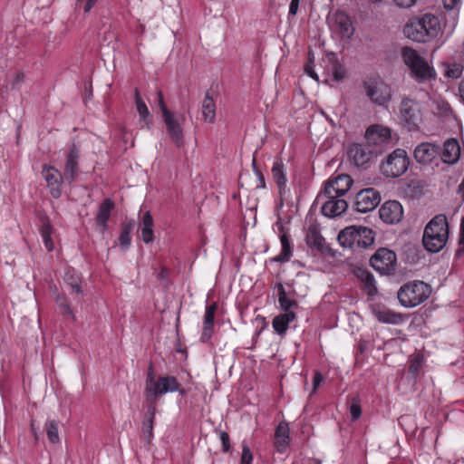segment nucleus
I'll list each match as a JSON object with an SVG mask.
<instances>
[{
    "mask_svg": "<svg viewBox=\"0 0 464 464\" xmlns=\"http://www.w3.org/2000/svg\"><path fill=\"white\" fill-rule=\"evenodd\" d=\"M365 143H353L347 151L349 160L358 168L367 169L369 164L383 153L391 142V130L379 125L370 126L365 132Z\"/></svg>",
    "mask_w": 464,
    "mask_h": 464,
    "instance_id": "nucleus-1",
    "label": "nucleus"
},
{
    "mask_svg": "<svg viewBox=\"0 0 464 464\" xmlns=\"http://www.w3.org/2000/svg\"><path fill=\"white\" fill-rule=\"evenodd\" d=\"M179 392L181 395L186 393L174 376H160L155 378L153 364L148 368L145 382V397L148 403L157 402V400L167 392Z\"/></svg>",
    "mask_w": 464,
    "mask_h": 464,
    "instance_id": "nucleus-2",
    "label": "nucleus"
},
{
    "mask_svg": "<svg viewBox=\"0 0 464 464\" xmlns=\"http://www.w3.org/2000/svg\"><path fill=\"white\" fill-rule=\"evenodd\" d=\"M449 237V226L445 215L435 216L426 225L422 237L425 249L431 253L440 252L446 245Z\"/></svg>",
    "mask_w": 464,
    "mask_h": 464,
    "instance_id": "nucleus-3",
    "label": "nucleus"
},
{
    "mask_svg": "<svg viewBox=\"0 0 464 464\" xmlns=\"http://www.w3.org/2000/svg\"><path fill=\"white\" fill-rule=\"evenodd\" d=\"M375 234L372 229L362 226H350L338 234L337 239L343 247L355 250L367 248L374 243Z\"/></svg>",
    "mask_w": 464,
    "mask_h": 464,
    "instance_id": "nucleus-4",
    "label": "nucleus"
},
{
    "mask_svg": "<svg viewBox=\"0 0 464 464\" xmlns=\"http://www.w3.org/2000/svg\"><path fill=\"white\" fill-rule=\"evenodd\" d=\"M402 60L409 67L411 77L419 83H424L435 80L437 73L433 67L430 66L425 58L411 47L402 49Z\"/></svg>",
    "mask_w": 464,
    "mask_h": 464,
    "instance_id": "nucleus-5",
    "label": "nucleus"
},
{
    "mask_svg": "<svg viewBox=\"0 0 464 464\" xmlns=\"http://www.w3.org/2000/svg\"><path fill=\"white\" fill-rule=\"evenodd\" d=\"M431 294V287L420 280H413L403 284L397 292L399 303L412 308L425 302Z\"/></svg>",
    "mask_w": 464,
    "mask_h": 464,
    "instance_id": "nucleus-6",
    "label": "nucleus"
},
{
    "mask_svg": "<svg viewBox=\"0 0 464 464\" xmlns=\"http://www.w3.org/2000/svg\"><path fill=\"white\" fill-rule=\"evenodd\" d=\"M399 116L403 126L409 131H416L422 121L420 102L412 98L403 96L399 105Z\"/></svg>",
    "mask_w": 464,
    "mask_h": 464,
    "instance_id": "nucleus-7",
    "label": "nucleus"
},
{
    "mask_svg": "<svg viewBox=\"0 0 464 464\" xmlns=\"http://www.w3.org/2000/svg\"><path fill=\"white\" fill-rule=\"evenodd\" d=\"M362 87L368 99L377 106H386L393 95L392 87L379 76L369 78Z\"/></svg>",
    "mask_w": 464,
    "mask_h": 464,
    "instance_id": "nucleus-8",
    "label": "nucleus"
},
{
    "mask_svg": "<svg viewBox=\"0 0 464 464\" xmlns=\"http://www.w3.org/2000/svg\"><path fill=\"white\" fill-rule=\"evenodd\" d=\"M410 165L406 150L396 149L390 153L381 165V172L387 178H398L404 174Z\"/></svg>",
    "mask_w": 464,
    "mask_h": 464,
    "instance_id": "nucleus-9",
    "label": "nucleus"
},
{
    "mask_svg": "<svg viewBox=\"0 0 464 464\" xmlns=\"http://www.w3.org/2000/svg\"><path fill=\"white\" fill-rule=\"evenodd\" d=\"M396 263V254L385 247L379 248L370 259L371 266L382 275L393 274Z\"/></svg>",
    "mask_w": 464,
    "mask_h": 464,
    "instance_id": "nucleus-10",
    "label": "nucleus"
},
{
    "mask_svg": "<svg viewBox=\"0 0 464 464\" xmlns=\"http://www.w3.org/2000/svg\"><path fill=\"white\" fill-rule=\"evenodd\" d=\"M352 184L353 180L350 176L339 175L325 183L324 189L317 196V199L341 198L349 191Z\"/></svg>",
    "mask_w": 464,
    "mask_h": 464,
    "instance_id": "nucleus-11",
    "label": "nucleus"
},
{
    "mask_svg": "<svg viewBox=\"0 0 464 464\" xmlns=\"http://www.w3.org/2000/svg\"><path fill=\"white\" fill-rule=\"evenodd\" d=\"M167 131L177 148L184 146V133L183 123L185 122V116L180 114L176 116L174 113H169L163 117Z\"/></svg>",
    "mask_w": 464,
    "mask_h": 464,
    "instance_id": "nucleus-12",
    "label": "nucleus"
},
{
    "mask_svg": "<svg viewBox=\"0 0 464 464\" xmlns=\"http://www.w3.org/2000/svg\"><path fill=\"white\" fill-rule=\"evenodd\" d=\"M380 201V193L374 188L362 189L356 195L355 208L358 212L366 213L373 210Z\"/></svg>",
    "mask_w": 464,
    "mask_h": 464,
    "instance_id": "nucleus-13",
    "label": "nucleus"
},
{
    "mask_svg": "<svg viewBox=\"0 0 464 464\" xmlns=\"http://www.w3.org/2000/svg\"><path fill=\"white\" fill-rule=\"evenodd\" d=\"M42 175L47 183L51 195L54 198H59L62 196V184L64 176L56 168L47 165H44Z\"/></svg>",
    "mask_w": 464,
    "mask_h": 464,
    "instance_id": "nucleus-14",
    "label": "nucleus"
},
{
    "mask_svg": "<svg viewBox=\"0 0 464 464\" xmlns=\"http://www.w3.org/2000/svg\"><path fill=\"white\" fill-rule=\"evenodd\" d=\"M79 159L80 149L75 144H72L69 148V151L66 156L63 171L64 180L67 181L69 184H72L78 178Z\"/></svg>",
    "mask_w": 464,
    "mask_h": 464,
    "instance_id": "nucleus-15",
    "label": "nucleus"
},
{
    "mask_svg": "<svg viewBox=\"0 0 464 464\" xmlns=\"http://www.w3.org/2000/svg\"><path fill=\"white\" fill-rule=\"evenodd\" d=\"M331 23L333 30L338 33L343 39H350L353 36L354 28L350 16L346 13L343 11L335 12L331 18Z\"/></svg>",
    "mask_w": 464,
    "mask_h": 464,
    "instance_id": "nucleus-16",
    "label": "nucleus"
},
{
    "mask_svg": "<svg viewBox=\"0 0 464 464\" xmlns=\"http://www.w3.org/2000/svg\"><path fill=\"white\" fill-rule=\"evenodd\" d=\"M440 153V147L431 142L419 144L413 152L415 160L421 165H428Z\"/></svg>",
    "mask_w": 464,
    "mask_h": 464,
    "instance_id": "nucleus-17",
    "label": "nucleus"
},
{
    "mask_svg": "<svg viewBox=\"0 0 464 464\" xmlns=\"http://www.w3.org/2000/svg\"><path fill=\"white\" fill-rule=\"evenodd\" d=\"M381 219L387 224L398 223L403 217L402 206L396 200L385 202L379 210Z\"/></svg>",
    "mask_w": 464,
    "mask_h": 464,
    "instance_id": "nucleus-18",
    "label": "nucleus"
},
{
    "mask_svg": "<svg viewBox=\"0 0 464 464\" xmlns=\"http://www.w3.org/2000/svg\"><path fill=\"white\" fill-rule=\"evenodd\" d=\"M403 34L407 38L419 43H425L430 39L421 26L420 21H419L418 18L411 19L405 24Z\"/></svg>",
    "mask_w": 464,
    "mask_h": 464,
    "instance_id": "nucleus-19",
    "label": "nucleus"
},
{
    "mask_svg": "<svg viewBox=\"0 0 464 464\" xmlns=\"http://www.w3.org/2000/svg\"><path fill=\"white\" fill-rule=\"evenodd\" d=\"M440 155L441 160L450 165L458 162L460 157V147L456 139H449L443 144V150H440Z\"/></svg>",
    "mask_w": 464,
    "mask_h": 464,
    "instance_id": "nucleus-20",
    "label": "nucleus"
},
{
    "mask_svg": "<svg viewBox=\"0 0 464 464\" xmlns=\"http://www.w3.org/2000/svg\"><path fill=\"white\" fill-rule=\"evenodd\" d=\"M305 242L307 246L322 254H330L332 248L326 244L324 238L315 227H309Z\"/></svg>",
    "mask_w": 464,
    "mask_h": 464,
    "instance_id": "nucleus-21",
    "label": "nucleus"
},
{
    "mask_svg": "<svg viewBox=\"0 0 464 464\" xmlns=\"http://www.w3.org/2000/svg\"><path fill=\"white\" fill-rule=\"evenodd\" d=\"M322 198L321 200H323ZM325 201L322 207V213L329 218L338 217L348 208L347 202L340 198H324Z\"/></svg>",
    "mask_w": 464,
    "mask_h": 464,
    "instance_id": "nucleus-22",
    "label": "nucleus"
},
{
    "mask_svg": "<svg viewBox=\"0 0 464 464\" xmlns=\"http://www.w3.org/2000/svg\"><path fill=\"white\" fill-rule=\"evenodd\" d=\"M114 208V202L111 198H105L100 204L98 212L95 217V223L100 227L102 233H104L108 228V220L111 213Z\"/></svg>",
    "mask_w": 464,
    "mask_h": 464,
    "instance_id": "nucleus-23",
    "label": "nucleus"
},
{
    "mask_svg": "<svg viewBox=\"0 0 464 464\" xmlns=\"http://www.w3.org/2000/svg\"><path fill=\"white\" fill-rule=\"evenodd\" d=\"M354 274L362 283L363 291H365L369 296L372 297L378 294L375 278L369 270L358 267L354 271Z\"/></svg>",
    "mask_w": 464,
    "mask_h": 464,
    "instance_id": "nucleus-24",
    "label": "nucleus"
},
{
    "mask_svg": "<svg viewBox=\"0 0 464 464\" xmlns=\"http://www.w3.org/2000/svg\"><path fill=\"white\" fill-rule=\"evenodd\" d=\"M372 311L375 318L381 323L396 324L402 321L401 314L395 313L381 304H374L372 307Z\"/></svg>",
    "mask_w": 464,
    "mask_h": 464,
    "instance_id": "nucleus-25",
    "label": "nucleus"
},
{
    "mask_svg": "<svg viewBox=\"0 0 464 464\" xmlns=\"http://www.w3.org/2000/svg\"><path fill=\"white\" fill-rule=\"evenodd\" d=\"M217 310V304L213 303L210 305H208L206 308V313L204 315V322H203V329L202 334L200 336V341L202 343H208L213 334L214 329V318H215V313Z\"/></svg>",
    "mask_w": 464,
    "mask_h": 464,
    "instance_id": "nucleus-26",
    "label": "nucleus"
},
{
    "mask_svg": "<svg viewBox=\"0 0 464 464\" xmlns=\"http://www.w3.org/2000/svg\"><path fill=\"white\" fill-rule=\"evenodd\" d=\"M290 440V429L288 423L281 421L276 428L275 447L279 452H283L289 446Z\"/></svg>",
    "mask_w": 464,
    "mask_h": 464,
    "instance_id": "nucleus-27",
    "label": "nucleus"
},
{
    "mask_svg": "<svg viewBox=\"0 0 464 464\" xmlns=\"http://www.w3.org/2000/svg\"><path fill=\"white\" fill-rule=\"evenodd\" d=\"M420 24L430 38L436 37L440 30V24L437 16L431 14H425L417 17Z\"/></svg>",
    "mask_w": 464,
    "mask_h": 464,
    "instance_id": "nucleus-28",
    "label": "nucleus"
},
{
    "mask_svg": "<svg viewBox=\"0 0 464 464\" xmlns=\"http://www.w3.org/2000/svg\"><path fill=\"white\" fill-rule=\"evenodd\" d=\"M295 313H283L276 315L272 322L274 330L280 335L285 334L289 324L295 320Z\"/></svg>",
    "mask_w": 464,
    "mask_h": 464,
    "instance_id": "nucleus-29",
    "label": "nucleus"
},
{
    "mask_svg": "<svg viewBox=\"0 0 464 464\" xmlns=\"http://www.w3.org/2000/svg\"><path fill=\"white\" fill-rule=\"evenodd\" d=\"M134 98L137 111L140 116V122L142 124V127H146L149 129L151 123V116L147 105L140 98V92L137 88H135L134 90Z\"/></svg>",
    "mask_w": 464,
    "mask_h": 464,
    "instance_id": "nucleus-30",
    "label": "nucleus"
},
{
    "mask_svg": "<svg viewBox=\"0 0 464 464\" xmlns=\"http://www.w3.org/2000/svg\"><path fill=\"white\" fill-rule=\"evenodd\" d=\"M153 225V218L150 212L147 211L140 220L141 239L145 244L151 243L154 240Z\"/></svg>",
    "mask_w": 464,
    "mask_h": 464,
    "instance_id": "nucleus-31",
    "label": "nucleus"
},
{
    "mask_svg": "<svg viewBox=\"0 0 464 464\" xmlns=\"http://www.w3.org/2000/svg\"><path fill=\"white\" fill-rule=\"evenodd\" d=\"M278 294V303L280 308L285 313H295L293 311L294 308L298 306V304L295 300L291 299L285 292V289L282 283H278L276 286Z\"/></svg>",
    "mask_w": 464,
    "mask_h": 464,
    "instance_id": "nucleus-32",
    "label": "nucleus"
},
{
    "mask_svg": "<svg viewBox=\"0 0 464 464\" xmlns=\"http://www.w3.org/2000/svg\"><path fill=\"white\" fill-rule=\"evenodd\" d=\"M148 413L142 423V435L144 440L150 443L153 436V421L156 411V402L148 403Z\"/></svg>",
    "mask_w": 464,
    "mask_h": 464,
    "instance_id": "nucleus-33",
    "label": "nucleus"
},
{
    "mask_svg": "<svg viewBox=\"0 0 464 464\" xmlns=\"http://www.w3.org/2000/svg\"><path fill=\"white\" fill-rule=\"evenodd\" d=\"M202 116L206 122L213 123L216 120V104L209 92H207L202 102Z\"/></svg>",
    "mask_w": 464,
    "mask_h": 464,
    "instance_id": "nucleus-34",
    "label": "nucleus"
},
{
    "mask_svg": "<svg viewBox=\"0 0 464 464\" xmlns=\"http://www.w3.org/2000/svg\"><path fill=\"white\" fill-rule=\"evenodd\" d=\"M271 172L278 187L279 193L282 195L285 188L286 178L284 171V164L280 160L274 162Z\"/></svg>",
    "mask_w": 464,
    "mask_h": 464,
    "instance_id": "nucleus-35",
    "label": "nucleus"
},
{
    "mask_svg": "<svg viewBox=\"0 0 464 464\" xmlns=\"http://www.w3.org/2000/svg\"><path fill=\"white\" fill-rule=\"evenodd\" d=\"M280 241L282 245L281 253L274 258V261L278 263H285L290 260L292 256V247L288 236L283 233L280 236Z\"/></svg>",
    "mask_w": 464,
    "mask_h": 464,
    "instance_id": "nucleus-36",
    "label": "nucleus"
},
{
    "mask_svg": "<svg viewBox=\"0 0 464 464\" xmlns=\"http://www.w3.org/2000/svg\"><path fill=\"white\" fill-rule=\"evenodd\" d=\"M328 61L330 63V70L333 75V79L335 82H340L344 78L345 70L343 65L338 62L335 55L332 53L328 56Z\"/></svg>",
    "mask_w": 464,
    "mask_h": 464,
    "instance_id": "nucleus-37",
    "label": "nucleus"
},
{
    "mask_svg": "<svg viewBox=\"0 0 464 464\" xmlns=\"http://www.w3.org/2000/svg\"><path fill=\"white\" fill-rule=\"evenodd\" d=\"M59 422L55 420H48L44 424V430L46 436L51 443H59V432H58Z\"/></svg>",
    "mask_w": 464,
    "mask_h": 464,
    "instance_id": "nucleus-38",
    "label": "nucleus"
},
{
    "mask_svg": "<svg viewBox=\"0 0 464 464\" xmlns=\"http://www.w3.org/2000/svg\"><path fill=\"white\" fill-rule=\"evenodd\" d=\"M350 406L349 411L351 414V420L355 421L362 416L361 400L359 396H353L349 400Z\"/></svg>",
    "mask_w": 464,
    "mask_h": 464,
    "instance_id": "nucleus-39",
    "label": "nucleus"
},
{
    "mask_svg": "<svg viewBox=\"0 0 464 464\" xmlns=\"http://www.w3.org/2000/svg\"><path fill=\"white\" fill-rule=\"evenodd\" d=\"M421 366L422 360L419 356H416L411 360L409 373L412 376V378H416L418 376Z\"/></svg>",
    "mask_w": 464,
    "mask_h": 464,
    "instance_id": "nucleus-40",
    "label": "nucleus"
},
{
    "mask_svg": "<svg viewBox=\"0 0 464 464\" xmlns=\"http://www.w3.org/2000/svg\"><path fill=\"white\" fill-rule=\"evenodd\" d=\"M252 461H253V454H252L248 445L246 443L243 442L240 464H252Z\"/></svg>",
    "mask_w": 464,
    "mask_h": 464,
    "instance_id": "nucleus-41",
    "label": "nucleus"
},
{
    "mask_svg": "<svg viewBox=\"0 0 464 464\" xmlns=\"http://www.w3.org/2000/svg\"><path fill=\"white\" fill-rule=\"evenodd\" d=\"M314 58L311 57V55L309 54V57H308V62L306 63V64L304 65V71L305 72L311 77L313 78L314 80H315L316 82H319V77L317 75V73L314 72Z\"/></svg>",
    "mask_w": 464,
    "mask_h": 464,
    "instance_id": "nucleus-42",
    "label": "nucleus"
},
{
    "mask_svg": "<svg viewBox=\"0 0 464 464\" xmlns=\"http://www.w3.org/2000/svg\"><path fill=\"white\" fill-rule=\"evenodd\" d=\"M40 233L42 237H46L48 235H52L53 233V227L47 217L42 218Z\"/></svg>",
    "mask_w": 464,
    "mask_h": 464,
    "instance_id": "nucleus-43",
    "label": "nucleus"
},
{
    "mask_svg": "<svg viewBox=\"0 0 464 464\" xmlns=\"http://www.w3.org/2000/svg\"><path fill=\"white\" fill-rule=\"evenodd\" d=\"M157 98H158V105L162 112V117H165L168 114L171 113V111L167 108V105L164 102L163 93L161 91L157 92Z\"/></svg>",
    "mask_w": 464,
    "mask_h": 464,
    "instance_id": "nucleus-44",
    "label": "nucleus"
},
{
    "mask_svg": "<svg viewBox=\"0 0 464 464\" xmlns=\"http://www.w3.org/2000/svg\"><path fill=\"white\" fill-rule=\"evenodd\" d=\"M252 166H253V169H254V171L258 179V185H256V188H264L266 187V181H265V177L264 175L262 174V172L256 168V159L254 158L253 159V161H252Z\"/></svg>",
    "mask_w": 464,
    "mask_h": 464,
    "instance_id": "nucleus-45",
    "label": "nucleus"
},
{
    "mask_svg": "<svg viewBox=\"0 0 464 464\" xmlns=\"http://www.w3.org/2000/svg\"><path fill=\"white\" fill-rule=\"evenodd\" d=\"M220 440L222 443V450L224 452H227L230 450V440L229 435L227 431H220L219 433Z\"/></svg>",
    "mask_w": 464,
    "mask_h": 464,
    "instance_id": "nucleus-46",
    "label": "nucleus"
},
{
    "mask_svg": "<svg viewBox=\"0 0 464 464\" xmlns=\"http://www.w3.org/2000/svg\"><path fill=\"white\" fill-rule=\"evenodd\" d=\"M459 245V247L457 250V255H461L464 252V217L460 221Z\"/></svg>",
    "mask_w": 464,
    "mask_h": 464,
    "instance_id": "nucleus-47",
    "label": "nucleus"
},
{
    "mask_svg": "<svg viewBox=\"0 0 464 464\" xmlns=\"http://www.w3.org/2000/svg\"><path fill=\"white\" fill-rule=\"evenodd\" d=\"M131 242L130 234L124 233L121 231L120 237H119V243L121 246L124 249H127Z\"/></svg>",
    "mask_w": 464,
    "mask_h": 464,
    "instance_id": "nucleus-48",
    "label": "nucleus"
},
{
    "mask_svg": "<svg viewBox=\"0 0 464 464\" xmlns=\"http://www.w3.org/2000/svg\"><path fill=\"white\" fill-rule=\"evenodd\" d=\"M135 220L134 219H125L121 223V232L130 234V232L135 227Z\"/></svg>",
    "mask_w": 464,
    "mask_h": 464,
    "instance_id": "nucleus-49",
    "label": "nucleus"
},
{
    "mask_svg": "<svg viewBox=\"0 0 464 464\" xmlns=\"http://www.w3.org/2000/svg\"><path fill=\"white\" fill-rule=\"evenodd\" d=\"M324 377L321 372H316L313 378V393H314L317 388L320 386Z\"/></svg>",
    "mask_w": 464,
    "mask_h": 464,
    "instance_id": "nucleus-50",
    "label": "nucleus"
},
{
    "mask_svg": "<svg viewBox=\"0 0 464 464\" xmlns=\"http://www.w3.org/2000/svg\"><path fill=\"white\" fill-rule=\"evenodd\" d=\"M60 307H61V309H62V313H63V314L64 316L68 315V316H70L72 320H74V319H75V316H74V314H73V313H72V309H71V307H70L69 304H67V303H61V304H60Z\"/></svg>",
    "mask_w": 464,
    "mask_h": 464,
    "instance_id": "nucleus-51",
    "label": "nucleus"
},
{
    "mask_svg": "<svg viewBox=\"0 0 464 464\" xmlns=\"http://www.w3.org/2000/svg\"><path fill=\"white\" fill-rule=\"evenodd\" d=\"M417 0H394L397 6L401 8H410L415 5Z\"/></svg>",
    "mask_w": 464,
    "mask_h": 464,
    "instance_id": "nucleus-52",
    "label": "nucleus"
},
{
    "mask_svg": "<svg viewBox=\"0 0 464 464\" xmlns=\"http://www.w3.org/2000/svg\"><path fill=\"white\" fill-rule=\"evenodd\" d=\"M169 271L166 267H161L157 273V278L162 282H167L169 278Z\"/></svg>",
    "mask_w": 464,
    "mask_h": 464,
    "instance_id": "nucleus-53",
    "label": "nucleus"
},
{
    "mask_svg": "<svg viewBox=\"0 0 464 464\" xmlns=\"http://www.w3.org/2000/svg\"><path fill=\"white\" fill-rule=\"evenodd\" d=\"M300 0H292L289 6V14L295 15L298 11Z\"/></svg>",
    "mask_w": 464,
    "mask_h": 464,
    "instance_id": "nucleus-54",
    "label": "nucleus"
},
{
    "mask_svg": "<svg viewBox=\"0 0 464 464\" xmlns=\"http://www.w3.org/2000/svg\"><path fill=\"white\" fill-rule=\"evenodd\" d=\"M43 237V241H44V246L46 247V249L48 251H53V240L51 238V235H48L46 237Z\"/></svg>",
    "mask_w": 464,
    "mask_h": 464,
    "instance_id": "nucleus-55",
    "label": "nucleus"
},
{
    "mask_svg": "<svg viewBox=\"0 0 464 464\" xmlns=\"http://www.w3.org/2000/svg\"><path fill=\"white\" fill-rule=\"evenodd\" d=\"M24 81V74L23 72H17L14 76L13 86L19 87L21 83Z\"/></svg>",
    "mask_w": 464,
    "mask_h": 464,
    "instance_id": "nucleus-56",
    "label": "nucleus"
},
{
    "mask_svg": "<svg viewBox=\"0 0 464 464\" xmlns=\"http://www.w3.org/2000/svg\"><path fill=\"white\" fill-rule=\"evenodd\" d=\"M442 2L446 9L452 10L460 2V0H442Z\"/></svg>",
    "mask_w": 464,
    "mask_h": 464,
    "instance_id": "nucleus-57",
    "label": "nucleus"
},
{
    "mask_svg": "<svg viewBox=\"0 0 464 464\" xmlns=\"http://www.w3.org/2000/svg\"><path fill=\"white\" fill-rule=\"evenodd\" d=\"M70 285H71L72 290L74 293H76V294L81 293V285H80L79 280L77 278H72V282L70 283Z\"/></svg>",
    "mask_w": 464,
    "mask_h": 464,
    "instance_id": "nucleus-58",
    "label": "nucleus"
},
{
    "mask_svg": "<svg viewBox=\"0 0 464 464\" xmlns=\"http://www.w3.org/2000/svg\"><path fill=\"white\" fill-rule=\"evenodd\" d=\"M98 0H87L85 2V5H84V7H83V10L85 13H88L91 11V9L92 8V6L95 5V3L97 2Z\"/></svg>",
    "mask_w": 464,
    "mask_h": 464,
    "instance_id": "nucleus-59",
    "label": "nucleus"
},
{
    "mask_svg": "<svg viewBox=\"0 0 464 464\" xmlns=\"http://www.w3.org/2000/svg\"><path fill=\"white\" fill-rule=\"evenodd\" d=\"M441 109L446 115H448L450 112H451V108H450V104L447 102H442Z\"/></svg>",
    "mask_w": 464,
    "mask_h": 464,
    "instance_id": "nucleus-60",
    "label": "nucleus"
},
{
    "mask_svg": "<svg viewBox=\"0 0 464 464\" xmlns=\"http://www.w3.org/2000/svg\"><path fill=\"white\" fill-rule=\"evenodd\" d=\"M459 92L460 93V97L464 102V80L460 82L459 86Z\"/></svg>",
    "mask_w": 464,
    "mask_h": 464,
    "instance_id": "nucleus-61",
    "label": "nucleus"
},
{
    "mask_svg": "<svg viewBox=\"0 0 464 464\" xmlns=\"http://www.w3.org/2000/svg\"><path fill=\"white\" fill-rule=\"evenodd\" d=\"M448 75L450 77L458 78L459 76V70L458 69H456V70H450V71H448Z\"/></svg>",
    "mask_w": 464,
    "mask_h": 464,
    "instance_id": "nucleus-62",
    "label": "nucleus"
},
{
    "mask_svg": "<svg viewBox=\"0 0 464 464\" xmlns=\"http://www.w3.org/2000/svg\"><path fill=\"white\" fill-rule=\"evenodd\" d=\"M276 226L277 227V228L279 229V231L283 232L284 231V226L283 224L280 222V221H277L276 223Z\"/></svg>",
    "mask_w": 464,
    "mask_h": 464,
    "instance_id": "nucleus-63",
    "label": "nucleus"
},
{
    "mask_svg": "<svg viewBox=\"0 0 464 464\" xmlns=\"http://www.w3.org/2000/svg\"><path fill=\"white\" fill-rule=\"evenodd\" d=\"M31 430H32V432H33L34 436L35 438H37L36 430H35V429H34V422H32V423H31Z\"/></svg>",
    "mask_w": 464,
    "mask_h": 464,
    "instance_id": "nucleus-64",
    "label": "nucleus"
}]
</instances>
